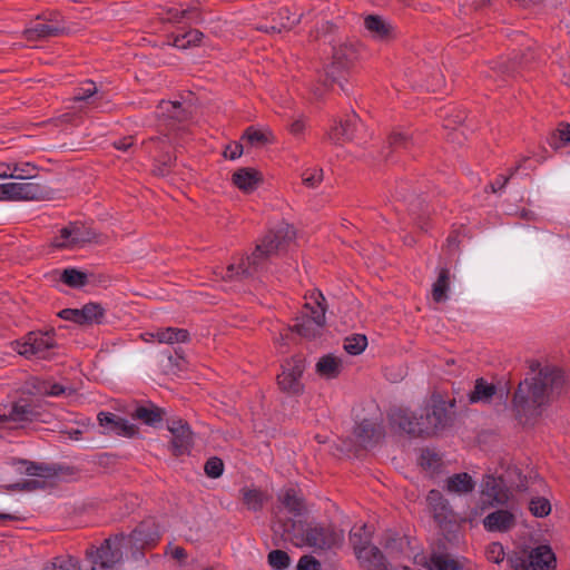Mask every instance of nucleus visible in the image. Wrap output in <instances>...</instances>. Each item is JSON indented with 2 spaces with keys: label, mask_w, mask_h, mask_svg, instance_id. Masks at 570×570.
Segmentation results:
<instances>
[{
  "label": "nucleus",
  "mask_w": 570,
  "mask_h": 570,
  "mask_svg": "<svg viewBox=\"0 0 570 570\" xmlns=\"http://www.w3.org/2000/svg\"><path fill=\"white\" fill-rule=\"evenodd\" d=\"M355 556L365 570H389L384 556L375 546L358 549Z\"/></svg>",
  "instance_id": "24"
},
{
  "label": "nucleus",
  "mask_w": 570,
  "mask_h": 570,
  "mask_svg": "<svg viewBox=\"0 0 570 570\" xmlns=\"http://www.w3.org/2000/svg\"><path fill=\"white\" fill-rule=\"evenodd\" d=\"M392 197L399 203L397 210H407L419 219L426 214L425 200L412 190L406 180L397 181Z\"/></svg>",
  "instance_id": "11"
},
{
  "label": "nucleus",
  "mask_w": 570,
  "mask_h": 570,
  "mask_svg": "<svg viewBox=\"0 0 570 570\" xmlns=\"http://www.w3.org/2000/svg\"><path fill=\"white\" fill-rule=\"evenodd\" d=\"M72 228L71 225L63 227L60 230V239L55 242L57 247H71Z\"/></svg>",
  "instance_id": "61"
},
{
  "label": "nucleus",
  "mask_w": 570,
  "mask_h": 570,
  "mask_svg": "<svg viewBox=\"0 0 570 570\" xmlns=\"http://www.w3.org/2000/svg\"><path fill=\"white\" fill-rule=\"evenodd\" d=\"M416 145V139L412 134L407 131H399L394 130L391 132L389 137V146L393 150L404 149L410 150L413 146Z\"/></svg>",
  "instance_id": "33"
},
{
  "label": "nucleus",
  "mask_w": 570,
  "mask_h": 570,
  "mask_svg": "<svg viewBox=\"0 0 570 570\" xmlns=\"http://www.w3.org/2000/svg\"><path fill=\"white\" fill-rule=\"evenodd\" d=\"M98 422L106 429L107 433H114L126 438H132L137 434L136 425L114 413L100 412L98 414Z\"/></svg>",
  "instance_id": "18"
},
{
  "label": "nucleus",
  "mask_w": 570,
  "mask_h": 570,
  "mask_svg": "<svg viewBox=\"0 0 570 570\" xmlns=\"http://www.w3.org/2000/svg\"><path fill=\"white\" fill-rule=\"evenodd\" d=\"M288 554L282 550H273L268 554V563L273 569L283 570L289 566Z\"/></svg>",
  "instance_id": "49"
},
{
  "label": "nucleus",
  "mask_w": 570,
  "mask_h": 570,
  "mask_svg": "<svg viewBox=\"0 0 570 570\" xmlns=\"http://www.w3.org/2000/svg\"><path fill=\"white\" fill-rule=\"evenodd\" d=\"M161 531L154 520L141 522L130 534L129 540L138 549L155 547L160 540Z\"/></svg>",
  "instance_id": "16"
},
{
  "label": "nucleus",
  "mask_w": 570,
  "mask_h": 570,
  "mask_svg": "<svg viewBox=\"0 0 570 570\" xmlns=\"http://www.w3.org/2000/svg\"><path fill=\"white\" fill-rule=\"evenodd\" d=\"M58 316L65 321H70L79 325H86L82 308H65L58 313Z\"/></svg>",
  "instance_id": "53"
},
{
  "label": "nucleus",
  "mask_w": 570,
  "mask_h": 570,
  "mask_svg": "<svg viewBox=\"0 0 570 570\" xmlns=\"http://www.w3.org/2000/svg\"><path fill=\"white\" fill-rule=\"evenodd\" d=\"M279 501L283 507L291 513L299 512L302 503L294 489H286L279 494Z\"/></svg>",
  "instance_id": "43"
},
{
  "label": "nucleus",
  "mask_w": 570,
  "mask_h": 570,
  "mask_svg": "<svg viewBox=\"0 0 570 570\" xmlns=\"http://www.w3.org/2000/svg\"><path fill=\"white\" fill-rule=\"evenodd\" d=\"M510 499L511 492L507 487V481L502 476L487 473L481 483L480 505L470 511L468 519L473 521L490 508L505 505Z\"/></svg>",
  "instance_id": "6"
},
{
  "label": "nucleus",
  "mask_w": 570,
  "mask_h": 570,
  "mask_svg": "<svg viewBox=\"0 0 570 570\" xmlns=\"http://www.w3.org/2000/svg\"><path fill=\"white\" fill-rule=\"evenodd\" d=\"M485 554L488 560L494 563H501L505 558L503 546L500 542H491L487 547Z\"/></svg>",
  "instance_id": "54"
},
{
  "label": "nucleus",
  "mask_w": 570,
  "mask_h": 570,
  "mask_svg": "<svg viewBox=\"0 0 570 570\" xmlns=\"http://www.w3.org/2000/svg\"><path fill=\"white\" fill-rule=\"evenodd\" d=\"M363 127L362 121L355 112L347 115L345 119H341L338 122L330 129L327 138L336 144L341 145L346 141H351L356 138V134L360 128Z\"/></svg>",
  "instance_id": "15"
},
{
  "label": "nucleus",
  "mask_w": 570,
  "mask_h": 570,
  "mask_svg": "<svg viewBox=\"0 0 570 570\" xmlns=\"http://www.w3.org/2000/svg\"><path fill=\"white\" fill-rule=\"evenodd\" d=\"M292 16L293 13L288 7H282L277 12L273 13L271 23L278 27L284 24L283 30H291L294 26L299 23L302 19V14H298L296 18H292Z\"/></svg>",
  "instance_id": "35"
},
{
  "label": "nucleus",
  "mask_w": 570,
  "mask_h": 570,
  "mask_svg": "<svg viewBox=\"0 0 570 570\" xmlns=\"http://www.w3.org/2000/svg\"><path fill=\"white\" fill-rule=\"evenodd\" d=\"M343 368V358L332 353L321 356L315 364L316 374L324 380L338 377Z\"/></svg>",
  "instance_id": "20"
},
{
  "label": "nucleus",
  "mask_w": 570,
  "mask_h": 570,
  "mask_svg": "<svg viewBox=\"0 0 570 570\" xmlns=\"http://www.w3.org/2000/svg\"><path fill=\"white\" fill-rule=\"evenodd\" d=\"M161 14L164 21L180 23L184 22V9L170 7L167 8Z\"/></svg>",
  "instance_id": "57"
},
{
  "label": "nucleus",
  "mask_w": 570,
  "mask_h": 570,
  "mask_svg": "<svg viewBox=\"0 0 570 570\" xmlns=\"http://www.w3.org/2000/svg\"><path fill=\"white\" fill-rule=\"evenodd\" d=\"M301 176L306 187L316 188L323 180V169L320 167L306 168Z\"/></svg>",
  "instance_id": "46"
},
{
  "label": "nucleus",
  "mask_w": 570,
  "mask_h": 570,
  "mask_svg": "<svg viewBox=\"0 0 570 570\" xmlns=\"http://www.w3.org/2000/svg\"><path fill=\"white\" fill-rule=\"evenodd\" d=\"M529 510L534 517L544 518L550 514L551 504L548 499L535 497L530 500Z\"/></svg>",
  "instance_id": "44"
},
{
  "label": "nucleus",
  "mask_w": 570,
  "mask_h": 570,
  "mask_svg": "<svg viewBox=\"0 0 570 570\" xmlns=\"http://www.w3.org/2000/svg\"><path fill=\"white\" fill-rule=\"evenodd\" d=\"M320 563L312 557H303L298 561L297 570H318Z\"/></svg>",
  "instance_id": "64"
},
{
  "label": "nucleus",
  "mask_w": 570,
  "mask_h": 570,
  "mask_svg": "<svg viewBox=\"0 0 570 570\" xmlns=\"http://www.w3.org/2000/svg\"><path fill=\"white\" fill-rule=\"evenodd\" d=\"M367 346V337L363 334H352L344 338L343 348L350 355H360Z\"/></svg>",
  "instance_id": "37"
},
{
  "label": "nucleus",
  "mask_w": 570,
  "mask_h": 570,
  "mask_svg": "<svg viewBox=\"0 0 570 570\" xmlns=\"http://www.w3.org/2000/svg\"><path fill=\"white\" fill-rule=\"evenodd\" d=\"M176 158L171 156L170 154H164L159 158L155 159L154 167H153V174L159 177H166L170 174L174 165H175Z\"/></svg>",
  "instance_id": "41"
},
{
  "label": "nucleus",
  "mask_w": 570,
  "mask_h": 570,
  "mask_svg": "<svg viewBox=\"0 0 570 570\" xmlns=\"http://www.w3.org/2000/svg\"><path fill=\"white\" fill-rule=\"evenodd\" d=\"M224 471V463L220 459L214 456L207 460L205 464V472L209 478L216 479L222 475Z\"/></svg>",
  "instance_id": "55"
},
{
  "label": "nucleus",
  "mask_w": 570,
  "mask_h": 570,
  "mask_svg": "<svg viewBox=\"0 0 570 570\" xmlns=\"http://www.w3.org/2000/svg\"><path fill=\"white\" fill-rule=\"evenodd\" d=\"M65 32V23H60L58 20H56V23H47L43 20L36 19V21L31 22L23 31V37L27 41H38L59 37Z\"/></svg>",
  "instance_id": "17"
},
{
  "label": "nucleus",
  "mask_w": 570,
  "mask_h": 570,
  "mask_svg": "<svg viewBox=\"0 0 570 570\" xmlns=\"http://www.w3.org/2000/svg\"><path fill=\"white\" fill-rule=\"evenodd\" d=\"M165 553L179 562H184L187 559L186 550L179 546L168 544Z\"/></svg>",
  "instance_id": "62"
},
{
  "label": "nucleus",
  "mask_w": 570,
  "mask_h": 570,
  "mask_svg": "<svg viewBox=\"0 0 570 570\" xmlns=\"http://www.w3.org/2000/svg\"><path fill=\"white\" fill-rule=\"evenodd\" d=\"M132 417L142 421L148 425H154L161 421V413L157 407L139 406L132 413Z\"/></svg>",
  "instance_id": "40"
},
{
  "label": "nucleus",
  "mask_w": 570,
  "mask_h": 570,
  "mask_svg": "<svg viewBox=\"0 0 570 570\" xmlns=\"http://www.w3.org/2000/svg\"><path fill=\"white\" fill-rule=\"evenodd\" d=\"M72 228V240H71V247L81 245L90 239L89 235L82 230L81 227L77 226L76 224H70Z\"/></svg>",
  "instance_id": "59"
},
{
  "label": "nucleus",
  "mask_w": 570,
  "mask_h": 570,
  "mask_svg": "<svg viewBox=\"0 0 570 570\" xmlns=\"http://www.w3.org/2000/svg\"><path fill=\"white\" fill-rule=\"evenodd\" d=\"M37 167L30 163L23 164H11V173L10 178L17 179H30L35 177V171Z\"/></svg>",
  "instance_id": "48"
},
{
  "label": "nucleus",
  "mask_w": 570,
  "mask_h": 570,
  "mask_svg": "<svg viewBox=\"0 0 570 570\" xmlns=\"http://www.w3.org/2000/svg\"><path fill=\"white\" fill-rule=\"evenodd\" d=\"M0 202H14V183L0 184Z\"/></svg>",
  "instance_id": "63"
},
{
  "label": "nucleus",
  "mask_w": 570,
  "mask_h": 570,
  "mask_svg": "<svg viewBox=\"0 0 570 570\" xmlns=\"http://www.w3.org/2000/svg\"><path fill=\"white\" fill-rule=\"evenodd\" d=\"M305 304L302 316L295 324L296 332L306 338L318 336L325 325V298L317 288H312L309 295H305Z\"/></svg>",
  "instance_id": "5"
},
{
  "label": "nucleus",
  "mask_w": 570,
  "mask_h": 570,
  "mask_svg": "<svg viewBox=\"0 0 570 570\" xmlns=\"http://www.w3.org/2000/svg\"><path fill=\"white\" fill-rule=\"evenodd\" d=\"M35 413L26 404H16L10 414L0 415V430L1 429H17L21 426L23 422L31 421ZM0 436L2 434L0 433Z\"/></svg>",
  "instance_id": "22"
},
{
  "label": "nucleus",
  "mask_w": 570,
  "mask_h": 570,
  "mask_svg": "<svg viewBox=\"0 0 570 570\" xmlns=\"http://www.w3.org/2000/svg\"><path fill=\"white\" fill-rule=\"evenodd\" d=\"M419 425L415 431H422L423 436H431L443 430L449 423V414L445 402L441 399H433L431 405L426 406L419 415Z\"/></svg>",
  "instance_id": "9"
},
{
  "label": "nucleus",
  "mask_w": 570,
  "mask_h": 570,
  "mask_svg": "<svg viewBox=\"0 0 570 570\" xmlns=\"http://www.w3.org/2000/svg\"><path fill=\"white\" fill-rule=\"evenodd\" d=\"M171 45L178 49H187L200 45L204 33L198 29H180L176 33H171Z\"/></svg>",
  "instance_id": "29"
},
{
  "label": "nucleus",
  "mask_w": 570,
  "mask_h": 570,
  "mask_svg": "<svg viewBox=\"0 0 570 570\" xmlns=\"http://www.w3.org/2000/svg\"><path fill=\"white\" fill-rule=\"evenodd\" d=\"M243 151H244L243 144L234 142V144L226 146L223 155L225 158L234 160V159L239 158L242 156Z\"/></svg>",
  "instance_id": "60"
},
{
  "label": "nucleus",
  "mask_w": 570,
  "mask_h": 570,
  "mask_svg": "<svg viewBox=\"0 0 570 570\" xmlns=\"http://www.w3.org/2000/svg\"><path fill=\"white\" fill-rule=\"evenodd\" d=\"M305 370V361L301 357H293L283 366V372L278 375V385L282 391L288 394H298L303 390L301 377Z\"/></svg>",
  "instance_id": "13"
},
{
  "label": "nucleus",
  "mask_w": 570,
  "mask_h": 570,
  "mask_svg": "<svg viewBox=\"0 0 570 570\" xmlns=\"http://www.w3.org/2000/svg\"><path fill=\"white\" fill-rule=\"evenodd\" d=\"M232 181L242 191L252 193L262 181V175L254 168L243 167L233 174Z\"/></svg>",
  "instance_id": "21"
},
{
  "label": "nucleus",
  "mask_w": 570,
  "mask_h": 570,
  "mask_svg": "<svg viewBox=\"0 0 570 570\" xmlns=\"http://www.w3.org/2000/svg\"><path fill=\"white\" fill-rule=\"evenodd\" d=\"M14 350L26 357L45 358L49 350L55 346V338L50 333L30 332L23 341L13 343Z\"/></svg>",
  "instance_id": "10"
},
{
  "label": "nucleus",
  "mask_w": 570,
  "mask_h": 570,
  "mask_svg": "<svg viewBox=\"0 0 570 570\" xmlns=\"http://www.w3.org/2000/svg\"><path fill=\"white\" fill-rule=\"evenodd\" d=\"M86 325L99 323L104 316V311L98 304H87L82 307Z\"/></svg>",
  "instance_id": "51"
},
{
  "label": "nucleus",
  "mask_w": 570,
  "mask_h": 570,
  "mask_svg": "<svg viewBox=\"0 0 570 570\" xmlns=\"http://www.w3.org/2000/svg\"><path fill=\"white\" fill-rule=\"evenodd\" d=\"M570 142V125H564L562 128H559L553 136L551 137L549 144L554 149H559Z\"/></svg>",
  "instance_id": "50"
},
{
  "label": "nucleus",
  "mask_w": 570,
  "mask_h": 570,
  "mask_svg": "<svg viewBox=\"0 0 570 570\" xmlns=\"http://www.w3.org/2000/svg\"><path fill=\"white\" fill-rule=\"evenodd\" d=\"M515 524V515L511 511L503 509L491 512L483 519V527L489 532H508Z\"/></svg>",
  "instance_id": "19"
},
{
  "label": "nucleus",
  "mask_w": 570,
  "mask_h": 570,
  "mask_svg": "<svg viewBox=\"0 0 570 570\" xmlns=\"http://www.w3.org/2000/svg\"><path fill=\"white\" fill-rule=\"evenodd\" d=\"M475 482L466 472L455 473L444 481V490L451 494L464 495L471 493Z\"/></svg>",
  "instance_id": "23"
},
{
  "label": "nucleus",
  "mask_w": 570,
  "mask_h": 570,
  "mask_svg": "<svg viewBox=\"0 0 570 570\" xmlns=\"http://www.w3.org/2000/svg\"><path fill=\"white\" fill-rule=\"evenodd\" d=\"M336 24L331 21H325L321 24V27H317L315 30L311 31L309 37L313 40H320L322 38L330 37L334 30L336 29Z\"/></svg>",
  "instance_id": "56"
},
{
  "label": "nucleus",
  "mask_w": 570,
  "mask_h": 570,
  "mask_svg": "<svg viewBox=\"0 0 570 570\" xmlns=\"http://www.w3.org/2000/svg\"><path fill=\"white\" fill-rule=\"evenodd\" d=\"M355 435L360 443L366 446L379 435V432L373 423L363 421L356 426Z\"/></svg>",
  "instance_id": "39"
},
{
  "label": "nucleus",
  "mask_w": 570,
  "mask_h": 570,
  "mask_svg": "<svg viewBox=\"0 0 570 570\" xmlns=\"http://www.w3.org/2000/svg\"><path fill=\"white\" fill-rule=\"evenodd\" d=\"M508 562L513 570H554L557 567L556 556L548 544L514 551Z\"/></svg>",
  "instance_id": "7"
},
{
  "label": "nucleus",
  "mask_w": 570,
  "mask_h": 570,
  "mask_svg": "<svg viewBox=\"0 0 570 570\" xmlns=\"http://www.w3.org/2000/svg\"><path fill=\"white\" fill-rule=\"evenodd\" d=\"M146 335L150 336V340L166 344L184 343L189 338V334L186 330L174 327L157 330L156 332L147 333Z\"/></svg>",
  "instance_id": "28"
},
{
  "label": "nucleus",
  "mask_w": 570,
  "mask_h": 570,
  "mask_svg": "<svg viewBox=\"0 0 570 570\" xmlns=\"http://www.w3.org/2000/svg\"><path fill=\"white\" fill-rule=\"evenodd\" d=\"M168 431L171 434L169 450L175 456L188 454L191 450L194 438L189 425L176 420L168 424Z\"/></svg>",
  "instance_id": "14"
},
{
  "label": "nucleus",
  "mask_w": 570,
  "mask_h": 570,
  "mask_svg": "<svg viewBox=\"0 0 570 570\" xmlns=\"http://www.w3.org/2000/svg\"><path fill=\"white\" fill-rule=\"evenodd\" d=\"M364 26L373 38L385 41L392 38L393 27L382 17L370 14L364 19Z\"/></svg>",
  "instance_id": "25"
},
{
  "label": "nucleus",
  "mask_w": 570,
  "mask_h": 570,
  "mask_svg": "<svg viewBox=\"0 0 570 570\" xmlns=\"http://www.w3.org/2000/svg\"><path fill=\"white\" fill-rule=\"evenodd\" d=\"M424 566L430 570H458L459 564L446 554H432Z\"/></svg>",
  "instance_id": "36"
},
{
  "label": "nucleus",
  "mask_w": 570,
  "mask_h": 570,
  "mask_svg": "<svg viewBox=\"0 0 570 570\" xmlns=\"http://www.w3.org/2000/svg\"><path fill=\"white\" fill-rule=\"evenodd\" d=\"M426 502L434 519L439 522L445 520L451 514V507L440 491L431 490L426 497Z\"/></svg>",
  "instance_id": "26"
},
{
  "label": "nucleus",
  "mask_w": 570,
  "mask_h": 570,
  "mask_svg": "<svg viewBox=\"0 0 570 570\" xmlns=\"http://www.w3.org/2000/svg\"><path fill=\"white\" fill-rule=\"evenodd\" d=\"M184 21L190 24H200L204 22V17L200 12L199 3H190L184 9Z\"/></svg>",
  "instance_id": "52"
},
{
  "label": "nucleus",
  "mask_w": 570,
  "mask_h": 570,
  "mask_svg": "<svg viewBox=\"0 0 570 570\" xmlns=\"http://www.w3.org/2000/svg\"><path fill=\"white\" fill-rule=\"evenodd\" d=\"M37 392L45 395L58 396L65 394L67 392H71V389H68L60 383L52 382H40L37 386Z\"/></svg>",
  "instance_id": "47"
},
{
  "label": "nucleus",
  "mask_w": 570,
  "mask_h": 570,
  "mask_svg": "<svg viewBox=\"0 0 570 570\" xmlns=\"http://www.w3.org/2000/svg\"><path fill=\"white\" fill-rule=\"evenodd\" d=\"M372 530L367 528L366 524H363L358 528H353L350 534V541L353 546L355 554L358 549H367L372 547L371 542Z\"/></svg>",
  "instance_id": "32"
},
{
  "label": "nucleus",
  "mask_w": 570,
  "mask_h": 570,
  "mask_svg": "<svg viewBox=\"0 0 570 570\" xmlns=\"http://www.w3.org/2000/svg\"><path fill=\"white\" fill-rule=\"evenodd\" d=\"M240 139L253 147H262L269 142L268 135L254 126L247 127Z\"/></svg>",
  "instance_id": "38"
},
{
  "label": "nucleus",
  "mask_w": 570,
  "mask_h": 570,
  "mask_svg": "<svg viewBox=\"0 0 570 570\" xmlns=\"http://www.w3.org/2000/svg\"><path fill=\"white\" fill-rule=\"evenodd\" d=\"M42 282L48 284L62 283L68 286L100 285L108 282H119L118 278L99 271H80L75 267L51 269L43 274Z\"/></svg>",
  "instance_id": "8"
},
{
  "label": "nucleus",
  "mask_w": 570,
  "mask_h": 570,
  "mask_svg": "<svg viewBox=\"0 0 570 570\" xmlns=\"http://www.w3.org/2000/svg\"><path fill=\"white\" fill-rule=\"evenodd\" d=\"M295 237L296 230L292 225L285 222L279 223L257 242L250 255L242 258L237 265L230 264L222 279L224 282H244L249 278L254 281L255 274L273 273L272 266L291 248Z\"/></svg>",
  "instance_id": "1"
},
{
  "label": "nucleus",
  "mask_w": 570,
  "mask_h": 570,
  "mask_svg": "<svg viewBox=\"0 0 570 570\" xmlns=\"http://www.w3.org/2000/svg\"><path fill=\"white\" fill-rule=\"evenodd\" d=\"M358 58V50L354 43H341L333 46L332 61L324 68L321 76L323 87L330 88L337 83L342 91L348 92L346 76Z\"/></svg>",
  "instance_id": "4"
},
{
  "label": "nucleus",
  "mask_w": 570,
  "mask_h": 570,
  "mask_svg": "<svg viewBox=\"0 0 570 570\" xmlns=\"http://www.w3.org/2000/svg\"><path fill=\"white\" fill-rule=\"evenodd\" d=\"M43 188L36 183H14V200H38L43 197Z\"/></svg>",
  "instance_id": "31"
},
{
  "label": "nucleus",
  "mask_w": 570,
  "mask_h": 570,
  "mask_svg": "<svg viewBox=\"0 0 570 570\" xmlns=\"http://www.w3.org/2000/svg\"><path fill=\"white\" fill-rule=\"evenodd\" d=\"M497 389L484 379H478L474 389L469 393L470 403H488L495 394Z\"/></svg>",
  "instance_id": "30"
},
{
  "label": "nucleus",
  "mask_w": 570,
  "mask_h": 570,
  "mask_svg": "<svg viewBox=\"0 0 570 570\" xmlns=\"http://www.w3.org/2000/svg\"><path fill=\"white\" fill-rule=\"evenodd\" d=\"M43 570H80L77 559L70 556H61L53 559Z\"/></svg>",
  "instance_id": "42"
},
{
  "label": "nucleus",
  "mask_w": 570,
  "mask_h": 570,
  "mask_svg": "<svg viewBox=\"0 0 570 570\" xmlns=\"http://www.w3.org/2000/svg\"><path fill=\"white\" fill-rule=\"evenodd\" d=\"M392 421L394 424H396L402 431H404L407 434L415 435V436H423L422 431H412L416 430V428H420L419 425V415L415 413L399 410L392 414Z\"/></svg>",
  "instance_id": "27"
},
{
  "label": "nucleus",
  "mask_w": 570,
  "mask_h": 570,
  "mask_svg": "<svg viewBox=\"0 0 570 570\" xmlns=\"http://www.w3.org/2000/svg\"><path fill=\"white\" fill-rule=\"evenodd\" d=\"M97 94V87L94 81H87L83 83V86L78 87L75 89L72 100L75 102H87L92 104L90 99Z\"/></svg>",
  "instance_id": "45"
},
{
  "label": "nucleus",
  "mask_w": 570,
  "mask_h": 570,
  "mask_svg": "<svg viewBox=\"0 0 570 570\" xmlns=\"http://www.w3.org/2000/svg\"><path fill=\"white\" fill-rule=\"evenodd\" d=\"M190 112L179 101H160L156 109L158 126L168 131L180 129V125L189 118Z\"/></svg>",
  "instance_id": "12"
},
{
  "label": "nucleus",
  "mask_w": 570,
  "mask_h": 570,
  "mask_svg": "<svg viewBox=\"0 0 570 570\" xmlns=\"http://www.w3.org/2000/svg\"><path fill=\"white\" fill-rule=\"evenodd\" d=\"M282 511L276 512V521L273 524L275 533L281 534L282 539L289 541L296 547H311L316 549H330L343 541V532L332 527L313 525L307 523L291 524L284 523L281 515Z\"/></svg>",
  "instance_id": "3"
},
{
  "label": "nucleus",
  "mask_w": 570,
  "mask_h": 570,
  "mask_svg": "<svg viewBox=\"0 0 570 570\" xmlns=\"http://www.w3.org/2000/svg\"><path fill=\"white\" fill-rule=\"evenodd\" d=\"M564 390L566 377L561 368L551 364L539 365L531 377L519 384L513 407L520 416H540Z\"/></svg>",
  "instance_id": "2"
},
{
  "label": "nucleus",
  "mask_w": 570,
  "mask_h": 570,
  "mask_svg": "<svg viewBox=\"0 0 570 570\" xmlns=\"http://www.w3.org/2000/svg\"><path fill=\"white\" fill-rule=\"evenodd\" d=\"M240 494L244 504L252 511L262 509L266 501V495L258 489L244 488Z\"/></svg>",
  "instance_id": "34"
},
{
  "label": "nucleus",
  "mask_w": 570,
  "mask_h": 570,
  "mask_svg": "<svg viewBox=\"0 0 570 570\" xmlns=\"http://www.w3.org/2000/svg\"><path fill=\"white\" fill-rule=\"evenodd\" d=\"M439 458L429 451L421 454L420 464L425 470H434L439 466Z\"/></svg>",
  "instance_id": "58"
}]
</instances>
